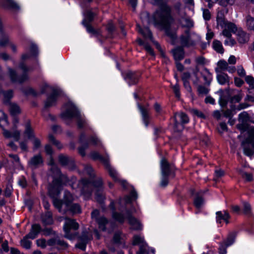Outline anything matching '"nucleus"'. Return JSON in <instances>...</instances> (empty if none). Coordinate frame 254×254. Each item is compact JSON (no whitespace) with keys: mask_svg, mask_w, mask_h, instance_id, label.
<instances>
[{"mask_svg":"<svg viewBox=\"0 0 254 254\" xmlns=\"http://www.w3.org/2000/svg\"><path fill=\"white\" fill-rule=\"evenodd\" d=\"M66 180V177L64 175H60L59 179H54L49 188V194L53 198V204L56 208L61 212H65L66 210H62V206L64 205L68 207L74 200L73 195L68 191H64V200L59 199V196L62 190L64 181Z\"/></svg>","mask_w":254,"mask_h":254,"instance_id":"obj_1","label":"nucleus"},{"mask_svg":"<svg viewBox=\"0 0 254 254\" xmlns=\"http://www.w3.org/2000/svg\"><path fill=\"white\" fill-rule=\"evenodd\" d=\"M249 119V114L246 112H242L239 115V121L242 123L237 125V127L241 132H246L247 136L242 142V145L245 154L251 156L254 153V127L250 126L245 123Z\"/></svg>","mask_w":254,"mask_h":254,"instance_id":"obj_2","label":"nucleus"},{"mask_svg":"<svg viewBox=\"0 0 254 254\" xmlns=\"http://www.w3.org/2000/svg\"><path fill=\"white\" fill-rule=\"evenodd\" d=\"M153 19L155 25L168 28L174 21L171 7L166 3L161 4L153 14Z\"/></svg>","mask_w":254,"mask_h":254,"instance_id":"obj_3","label":"nucleus"},{"mask_svg":"<svg viewBox=\"0 0 254 254\" xmlns=\"http://www.w3.org/2000/svg\"><path fill=\"white\" fill-rule=\"evenodd\" d=\"M137 197L136 192L134 190H132L129 195L126 196L124 199H120L117 202L111 201L110 204V207L113 210L112 217L116 221L123 223L124 222L125 220V216L121 212H117L115 211L116 206L120 207L121 205V203L124 202L126 204L130 203L132 199H136Z\"/></svg>","mask_w":254,"mask_h":254,"instance_id":"obj_4","label":"nucleus"},{"mask_svg":"<svg viewBox=\"0 0 254 254\" xmlns=\"http://www.w3.org/2000/svg\"><path fill=\"white\" fill-rule=\"evenodd\" d=\"M102 181L100 179L94 181L83 179L80 182L79 185L82 187L81 194L85 199H88L91 195L93 189H97L100 190L102 188Z\"/></svg>","mask_w":254,"mask_h":254,"instance_id":"obj_5","label":"nucleus"},{"mask_svg":"<svg viewBox=\"0 0 254 254\" xmlns=\"http://www.w3.org/2000/svg\"><path fill=\"white\" fill-rule=\"evenodd\" d=\"M67 106L66 110L61 114L62 118L66 120L71 119L73 118H75L77 119L78 127H83L86 124V121L81 117L78 110L72 104H68Z\"/></svg>","mask_w":254,"mask_h":254,"instance_id":"obj_6","label":"nucleus"},{"mask_svg":"<svg viewBox=\"0 0 254 254\" xmlns=\"http://www.w3.org/2000/svg\"><path fill=\"white\" fill-rule=\"evenodd\" d=\"M174 123V128L176 131H180L183 128V125L189 123V118L184 113H176L172 118Z\"/></svg>","mask_w":254,"mask_h":254,"instance_id":"obj_7","label":"nucleus"},{"mask_svg":"<svg viewBox=\"0 0 254 254\" xmlns=\"http://www.w3.org/2000/svg\"><path fill=\"white\" fill-rule=\"evenodd\" d=\"M79 225L74 219L65 218L64 230L65 232V237L68 239H72L75 237V234L70 233V230H76L78 229Z\"/></svg>","mask_w":254,"mask_h":254,"instance_id":"obj_8","label":"nucleus"},{"mask_svg":"<svg viewBox=\"0 0 254 254\" xmlns=\"http://www.w3.org/2000/svg\"><path fill=\"white\" fill-rule=\"evenodd\" d=\"M219 22L223 29L221 34L224 37H230L232 33H236L237 27L234 23L224 19H222Z\"/></svg>","mask_w":254,"mask_h":254,"instance_id":"obj_9","label":"nucleus"},{"mask_svg":"<svg viewBox=\"0 0 254 254\" xmlns=\"http://www.w3.org/2000/svg\"><path fill=\"white\" fill-rule=\"evenodd\" d=\"M160 166L161 175L170 176L172 178L175 177L176 167L173 164H170L165 158H162Z\"/></svg>","mask_w":254,"mask_h":254,"instance_id":"obj_10","label":"nucleus"},{"mask_svg":"<svg viewBox=\"0 0 254 254\" xmlns=\"http://www.w3.org/2000/svg\"><path fill=\"white\" fill-rule=\"evenodd\" d=\"M19 67L23 70L24 74L21 77L17 76L15 71L10 68L9 69V73L10 79L12 82H17L22 83L27 79V75L26 73L30 70V69L26 67L24 63H21L19 65Z\"/></svg>","mask_w":254,"mask_h":254,"instance_id":"obj_11","label":"nucleus"},{"mask_svg":"<svg viewBox=\"0 0 254 254\" xmlns=\"http://www.w3.org/2000/svg\"><path fill=\"white\" fill-rule=\"evenodd\" d=\"M180 42L183 47H190L195 45L193 36L189 30H186L184 34L181 36Z\"/></svg>","mask_w":254,"mask_h":254,"instance_id":"obj_12","label":"nucleus"},{"mask_svg":"<svg viewBox=\"0 0 254 254\" xmlns=\"http://www.w3.org/2000/svg\"><path fill=\"white\" fill-rule=\"evenodd\" d=\"M44 164V159L40 154L34 155L28 161V165L32 170L36 169L42 166Z\"/></svg>","mask_w":254,"mask_h":254,"instance_id":"obj_13","label":"nucleus"},{"mask_svg":"<svg viewBox=\"0 0 254 254\" xmlns=\"http://www.w3.org/2000/svg\"><path fill=\"white\" fill-rule=\"evenodd\" d=\"M99 212L98 210L96 209L92 211L91 216L92 218H95L97 223L99 225V228L102 231L106 230V226L108 223V219L105 217L102 216L98 217Z\"/></svg>","mask_w":254,"mask_h":254,"instance_id":"obj_14","label":"nucleus"},{"mask_svg":"<svg viewBox=\"0 0 254 254\" xmlns=\"http://www.w3.org/2000/svg\"><path fill=\"white\" fill-rule=\"evenodd\" d=\"M215 71L217 73L223 72V71H228L230 73H233L236 71L234 66H229L228 63L224 60H220L217 63Z\"/></svg>","mask_w":254,"mask_h":254,"instance_id":"obj_15","label":"nucleus"},{"mask_svg":"<svg viewBox=\"0 0 254 254\" xmlns=\"http://www.w3.org/2000/svg\"><path fill=\"white\" fill-rule=\"evenodd\" d=\"M126 213V217L129 224L130 225L131 229L135 230H141L142 225L140 222L136 218L133 217L129 211L127 210Z\"/></svg>","mask_w":254,"mask_h":254,"instance_id":"obj_16","label":"nucleus"},{"mask_svg":"<svg viewBox=\"0 0 254 254\" xmlns=\"http://www.w3.org/2000/svg\"><path fill=\"white\" fill-rule=\"evenodd\" d=\"M140 73L138 72H132V71H127L125 76V79L128 82V83L131 84H136L139 78Z\"/></svg>","mask_w":254,"mask_h":254,"instance_id":"obj_17","label":"nucleus"},{"mask_svg":"<svg viewBox=\"0 0 254 254\" xmlns=\"http://www.w3.org/2000/svg\"><path fill=\"white\" fill-rule=\"evenodd\" d=\"M235 33L237 36V40L240 43L245 44L249 41V34L241 28H237V31Z\"/></svg>","mask_w":254,"mask_h":254,"instance_id":"obj_18","label":"nucleus"},{"mask_svg":"<svg viewBox=\"0 0 254 254\" xmlns=\"http://www.w3.org/2000/svg\"><path fill=\"white\" fill-rule=\"evenodd\" d=\"M2 134L5 138H13L15 141H18L20 139V131L16 130V128L13 127L11 132L4 128H2Z\"/></svg>","mask_w":254,"mask_h":254,"instance_id":"obj_19","label":"nucleus"},{"mask_svg":"<svg viewBox=\"0 0 254 254\" xmlns=\"http://www.w3.org/2000/svg\"><path fill=\"white\" fill-rule=\"evenodd\" d=\"M138 108L141 114L142 118L144 124L147 127L150 121L149 109L147 107H144L140 105Z\"/></svg>","mask_w":254,"mask_h":254,"instance_id":"obj_20","label":"nucleus"},{"mask_svg":"<svg viewBox=\"0 0 254 254\" xmlns=\"http://www.w3.org/2000/svg\"><path fill=\"white\" fill-rule=\"evenodd\" d=\"M216 214V222L221 223L222 221L225 222L226 224L229 223V220L230 216L227 211H217Z\"/></svg>","mask_w":254,"mask_h":254,"instance_id":"obj_21","label":"nucleus"},{"mask_svg":"<svg viewBox=\"0 0 254 254\" xmlns=\"http://www.w3.org/2000/svg\"><path fill=\"white\" fill-rule=\"evenodd\" d=\"M172 54L176 61H180L185 57V51L182 46L178 47L173 49Z\"/></svg>","mask_w":254,"mask_h":254,"instance_id":"obj_22","label":"nucleus"},{"mask_svg":"<svg viewBox=\"0 0 254 254\" xmlns=\"http://www.w3.org/2000/svg\"><path fill=\"white\" fill-rule=\"evenodd\" d=\"M41 227L40 225L35 224L32 225L30 232L27 235L30 239H34L41 232Z\"/></svg>","mask_w":254,"mask_h":254,"instance_id":"obj_23","label":"nucleus"},{"mask_svg":"<svg viewBox=\"0 0 254 254\" xmlns=\"http://www.w3.org/2000/svg\"><path fill=\"white\" fill-rule=\"evenodd\" d=\"M24 135L28 139H32L35 137L34 130L31 126L30 122L29 120L27 121L25 124Z\"/></svg>","mask_w":254,"mask_h":254,"instance_id":"obj_24","label":"nucleus"},{"mask_svg":"<svg viewBox=\"0 0 254 254\" xmlns=\"http://www.w3.org/2000/svg\"><path fill=\"white\" fill-rule=\"evenodd\" d=\"M90 156L93 159L95 160H99L102 162L104 165H108V162L109 161V157L108 156L103 157L96 151L91 152Z\"/></svg>","mask_w":254,"mask_h":254,"instance_id":"obj_25","label":"nucleus"},{"mask_svg":"<svg viewBox=\"0 0 254 254\" xmlns=\"http://www.w3.org/2000/svg\"><path fill=\"white\" fill-rule=\"evenodd\" d=\"M137 28L138 32L140 34H141L144 38L146 39H149L152 41V33L148 28L145 27L142 28L139 25H137Z\"/></svg>","mask_w":254,"mask_h":254,"instance_id":"obj_26","label":"nucleus"},{"mask_svg":"<svg viewBox=\"0 0 254 254\" xmlns=\"http://www.w3.org/2000/svg\"><path fill=\"white\" fill-rule=\"evenodd\" d=\"M58 95L57 92H53L47 98V100L45 102V106L46 107H49L55 105L57 100Z\"/></svg>","mask_w":254,"mask_h":254,"instance_id":"obj_27","label":"nucleus"},{"mask_svg":"<svg viewBox=\"0 0 254 254\" xmlns=\"http://www.w3.org/2000/svg\"><path fill=\"white\" fill-rule=\"evenodd\" d=\"M91 238V236L88 237L85 235L83 234L81 237V241L76 245L77 247L81 250H85L86 244Z\"/></svg>","mask_w":254,"mask_h":254,"instance_id":"obj_28","label":"nucleus"},{"mask_svg":"<svg viewBox=\"0 0 254 254\" xmlns=\"http://www.w3.org/2000/svg\"><path fill=\"white\" fill-rule=\"evenodd\" d=\"M218 82L222 85L225 84L229 82V78L228 75L223 72H218L217 75Z\"/></svg>","mask_w":254,"mask_h":254,"instance_id":"obj_29","label":"nucleus"},{"mask_svg":"<svg viewBox=\"0 0 254 254\" xmlns=\"http://www.w3.org/2000/svg\"><path fill=\"white\" fill-rule=\"evenodd\" d=\"M66 210H69L73 214L80 213L81 208L77 203H71L68 207H65Z\"/></svg>","mask_w":254,"mask_h":254,"instance_id":"obj_30","label":"nucleus"},{"mask_svg":"<svg viewBox=\"0 0 254 254\" xmlns=\"http://www.w3.org/2000/svg\"><path fill=\"white\" fill-rule=\"evenodd\" d=\"M2 6L4 8L12 9H17L19 8L18 5L12 0H3Z\"/></svg>","mask_w":254,"mask_h":254,"instance_id":"obj_31","label":"nucleus"},{"mask_svg":"<svg viewBox=\"0 0 254 254\" xmlns=\"http://www.w3.org/2000/svg\"><path fill=\"white\" fill-rule=\"evenodd\" d=\"M236 106L232 105L230 109L222 111L225 117L231 119V118L236 113Z\"/></svg>","mask_w":254,"mask_h":254,"instance_id":"obj_32","label":"nucleus"},{"mask_svg":"<svg viewBox=\"0 0 254 254\" xmlns=\"http://www.w3.org/2000/svg\"><path fill=\"white\" fill-rule=\"evenodd\" d=\"M107 169L110 176L113 178V180H114L115 181H119L120 179L118 177V174L113 168H112L109 163V161L108 162V165H104Z\"/></svg>","mask_w":254,"mask_h":254,"instance_id":"obj_33","label":"nucleus"},{"mask_svg":"<svg viewBox=\"0 0 254 254\" xmlns=\"http://www.w3.org/2000/svg\"><path fill=\"white\" fill-rule=\"evenodd\" d=\"M9 110L12 116H16L21 112L20 107L15 103H10L9 104Z\"/></svg>","mask_w":254,"mask_h":254,"instance_id":"obj_34","label":"nucleus"},{"mask_svg":"<svg viewBox=\"0 0 254 254\" xmlns=\"http://www.w3.org/2000/svg\"><path fill=\"white\" fill-rule=\"evenodd\" d=\"M212 46L214 50L218 53L223 54L224 52V48L220 41L217 40L213 41Z\"/></svg>","mask_w":254,"mask_h":254,"instance_id":"obj_35","label":"nucleus"},{"mask_svg":"<svg viewBox=\"0 0 254 254\" xmlns=\"http://www.w3.org/2000/svg\"><path fill=\"white\" fill-rule=\"evenodd\" d=\"M246 27L248 30L254 31V18L248 15L246 17Z\"/></svg>","mask_w":254,"mask_h":254,"instance_id":"obj_36","label":"nucleus"},{"mask_svg":"<svg viewBox=\"0 0 254 254\" xmlns=\"http://www.w3.org/2000/svg\"><path fill=\"white\" fill-rule=\"evenodd\" d=\"M42 221L45 225H51L53 222L52 214L50 212H46L42 216Z\"/></svg>","mask_w":254,"mask_h":254,"instance_id":"obj_37","label":"nucleus"},{"mask_svg":"<svg viewBox=\"0 0 254 254\" xmlns=\"http://www.w3.org/2000/svg\"><path fill=\"white\" fill-rule=\"evenodd\" d=\"M83 24L86 27L87 32L89 33H91L94 35H100V32L99 31L94 29L92 26L90 24V23L86 22V20H84L82 22Z\"/></svg>","mask_w":254,"mask_h":254,"instance_id":"obj_38","label":"nucleus"},{"mask_svg":"<svg viewBox=\"0 0 254 254\" xmlns=\"http://www.w3.org/2000/svg\"><path fill=\"white\" fill-rule=\"evenodd\" d=\"M29 238L26 235L20 241L21 246L26 249H30L31 247L32 242L28 240Z\"/></svg>","mask_w":254,"mask_h":254,"instance_id":"obj_39","label":"nucleus"},{"mask_svg":"<svg viewBox=\"0 0 254 254\" xmlns=\"http://www.w3.org/2000/svg\"><path fill=\"white\" fill-rule=\"evenodd\" d=\"M144 238L140 235H134L133 238L132 244L133 245H140L144 243Z\"/></svg>","mask_w":254,"mask_h":254,"instance_id":"obj_40","label":"nucleus"},{"mask_svg":"<svg viewBox=\"0 0 254 254\" xmlns=\"http://www.w3.org/2000/svg\"><path fill=\"white\" fill-rule=\"evenodd\" d=\"M138 43L140 45L143 46L145 49L146 50V51L150 55H152V56L154 55L153 50H152L151 47L149 45H148L147 44H144V42L141 39L138 40Z\"/></svg>","mask_w":254,"mask_h":254,"instance_id":"obj_41","label":"nucleus"},{"mask_svg":"<svg viewBox=\"0 0 254 254\" xmlns=\"http://www.w3.org/2000/svg\"><path fill=\"white\" fill-rule=\"evenodd\" d=\"M235 239V235L234 233H230L228 235L227 239L226 240L224 241L223 242L226 243V244L227 246H230L234 243Z\"/></svg>","mask_w":254,"mask_h":254,"instance_id":"obj_42","label":"nucleus"},{"mask_svg":"<svg viewBox=\"0 0 254 254\" xmlns=\"http://www.w3.org/2000/svg\"><path fill=\"white\" fill-rule=\"evenodd\" d=\"M49 140L50 142L52 143L54 145L57 146L59 149L62 148V145L58 140H57L55 139L53 135L50 134L49 135Z\"/></svg>","mask_w":254,"mask_h":254,"instance_id":"obj_43","label":"nucleus"},{"mask_svg":"<svg viewBox=\"0 0 254 254\" xmlns=\"http://www.w3.org/2000/svg\"><path fill=\"white\" fill-rule=\"evenodd\" d=\"M246 82L249 85L251 89L254 88V78L252 75L245 76Z\"/></svg>","mask_w":254,"mask_h":254,"instance_id":"obj_44","label":"nucleus"},{"mask_svg":"<svg viewBox=\"0 0 254 254\" xmlns=\"http://www.w3.org/2000/svg\"><path fill=\"white\" fill-rule=\"evenodd\" d=\"M202 77L205 81V84L209 85L212 80V75L208 72L202 74Z\"/></svg>","mask_w":254,"mask_h":254,"instance_id":"obj_45","label":"nucleus"},{"mask_svg":"<svg viewBox=\"0 0 254 254\" xmlns=\"http://www.w3.org/2000/svg\"><path fill=\"white\" fill-rule=\"evenodd\" d=\"M2 95L4 98V102L8 101L13 96V92L12 90H8L2 92Z\"/></svg>","mask_w":254,"mask_h":254,"instance_id":"obj_46","label":"nucleus"},{"mask_svg":"<svg viewBox=\"0 0 254 254\" xmlns=\"http://www.w3.org/2000/svg\"><path fill=\"white\" fill-rule=\"evenodd\" d=\"M203 202V199L201 197L197 196L194 198L193 203L197 208H199L202 206Z\"/></svg>","mask_w":254,"mask_h":254,"instance_id":"obj_47","label":"nucleus"},{"mask_svg":"<svg viewBox=\"0 0 254 254\" xmlns=\"http://www.w3.org/2000/svg\"><path fill=\"white\" fill-rule=\"evenodd\" d=\"M224 172L223 170L221 169L216 170L213 180L216 182L218 181L220 178L224 176Z\"/></svg>","mask_w":254,"mask_h":254,"instance_id":"obj_48","label":"nucleus"},{"mask_svg":"<svg viewBox=\"0 0 254 254\" xmlns=\"http://www.w3.org/2000/svg\"><path fill=\"white\" fill-rule=\"evenodd\" d=\"M229 246L226 244V243L222 242L221 243H220L219 248V254H226V249Z\"/></svg>","mask_w":254,"mask_h":254,"instance_id":"obj_49","label":"nucleus"},{"mask_svg":"<svg viewBox=\"0 0 254 254\" xmlns=\"http://www.w3.org/2000/svg\"><path fill=\"white\" fill-rule=\"evenodd\" d=\"M242 97H243V96L241 93H239L237 95H234L231 99L232 103H236L240 102L241 101V100H242Z\"/></svg>","mask_w":254,"mask_h":254,"instance_id":"obj_50","label":"nucleus"},{"mask_svg":"<svg viewBox=\"0 0 254 254\" xmlns=\"http://www.w3.org/2000/svg\"><path fill=\"white\" fill-rule=\"evenodd\" d=\"M227 39L224 41V44L226 46H229L232 47L236 44L235 40L232 38V36L230 37H226Z\"/></svg>","mask_w":254,"mask_h":254,"instance_id":"obj_51","label":"nucleus"},{"mask_svg":"<svg viewBox=\"0 0 254 254\" xmlns=\"http://www.w3.org/2000/svg\"><path fill=\"white\" fill-rule=\"evenodd\" d=\"M147 244L144 242L139 245V250L137 252V254H144L147 252Z\"/></svg>","mask_w":254,"mask_h":254,"instance_id":"obj_52","label":"nucleus"},{"mask_svg":"<svg viewBox=\"0 0 254 254\" xmlns=\"http://www.w3.org/2000/svg\"><path fill=\"white\" fill-rule=\"evenodd\" d=\"M191 113L193 115H195V116H197V117H199L200 118H202V119L205 118V116L203 114V113L202 112H201L200 111H198L197 109H192L191 110Z\"/></svg>","mask_w":254,"mask_h":254,"instance_id":"obj_53","label":"nucleus"},{"mask_svg":"<svg viewBox=\"0 0 254 254\" xmlns=\"http://www.w3.org/2000/svg\"><path fill=\"white\" fill-rule=\"evenodd\" d=\"M169 176L167 175H162L161 181L160 182V186L162 187H165L167 186L169 180L168 177Z\"/></svg>","mask_w":254,"mask_h":254,"instance_id":"obj_54","label":"nucleus"},{"mask_svg":"<svg viewBox=\"0 0 254 254\" xmlns=\"http://www.w3.org/2000/svg\"><path fill=\"white\" fill-rule=\"evenodd\" d=\"M59 162L63 165H66L68 162V158L67 156L61 155L59 157Z\"/></svg>","mask_w":254,"mask_h":254,"instance_id":"obj_55","label":"nucleus"},{"mask_svg":"<svg viewBox=\"0 0 254 254\" xmlns=\"http://www.w3.org/2000/svg\"><path fill=\"white\" fill-rule=\"evenodd\" d=\"M33 139V149L36 150L41 146V141L39 139L34 137Z\"/></svg>","mask_w":254,"mask_h":254,"instance_id":"obj_56","label":"nucleus"},{"mask_svg":"<svg viewBox=\"0 0 254 254\" xmlns=\"http://www.w3.org/2000/svg\"><path fill=\"white\" fill-rule=\"evenodd\" d=\"M237 74L241 77H244L246 76V71L241 65L238 66L237 68Z\"/></svg>","mask_w":254,"mask_h":254,"instance_id":"obj_57","label":"nucleus"},{"mask_svg":"<svg viewBox=\"0 0 254 254\" xmlns=\"http://www.w3.org/2000/svg\"><path fill=\"white\" fill-rule=\"evenodd\" d=\"M244 212L246 214H250L251 212V207L249 203L244 202Z\"/></svg>","mask_w":254,"mask_h":254,"instance_id":"obj_58","label":"nucleus"},{"mask_svg":"<svg viewBox=\"0 0 254 254\" xmlns=\"http://www.w3.org/2000/svg\"><path fill=\"white\" fill-rule=\"evenodd\" d=\"M94 14L91 11H88L86 12V22L90 23L93 19Z\"/></svg>","mask_w":254,"mask_h":254,"instance_id":"obj_59","label":"nucleus"},{"mask_svg":"<svg viewBox=\"0 0 254 254\" xmlns=\"http://www.w3.org/2000/svg\"><path fill=\"white\" fill-rule=\"evenodd\" d=\"M88 147V144L87 143L79 147L78 148V152L82 156H84L85 155V150L86 148H87Z\"/></svg>","mask_w":254,"mask_h":254,"instance_id":"obj_60","label":"nucleus"},{"mask_svg":"<svg viewBox=\"0 0 254 254\" xmlns=\"http://www.w3.org/2000/svg\"><path fill=\"white\" fill-rule=\"evenodd\" d=\"M198 91L200 94H206L209 92V89L206 87L200 85L197 88Z\"/></svg>","mask_w":254,"mask_h":254,"instance_id":"obj_61","label":"nucleus"},{"mask_svg":"<svg viewBox=\"0 0 254 254\" xmlns=\"http://www.w3.org/2000/svg\"><path fill=\"white\" fill-rule=\"evenodd\" d=\"M36 244L38 247L45 248L46 247V241L43 239H40L36 241Z\"/></svg>","mask_w":254,"mask_h":254,"instance_id":"obj_62","label":"nucleus"},{"mask_svg":"<svg viewBox=\"0 0 254 254\" xmlns=\"http://www.w3.org/2000/svg\"><path fill=\"white\" fill-rule=\"evenodd\" d=\"M203 17L205 20H209L211 18V14L209 10L205 9L203 11Z\"/></svg>","mask_w":254,"mask_h":254,"instance_id":"obj_63","label":"nucleus"},{"mask_svg":"<svg viewBox=\"0 0 254 254\" xmlns=\"http://www.w3.org/2000/svg\"><path fill=\"white\" fill-rule=\"evenodd\" d=\"M234 83L237 87H241L244 83V81L241 78L235 77H234Z\"/></svg>","mask_w":254,"mask_h":254,"instance_id":"obj_64","label":"nucleus"}]
</instances>
